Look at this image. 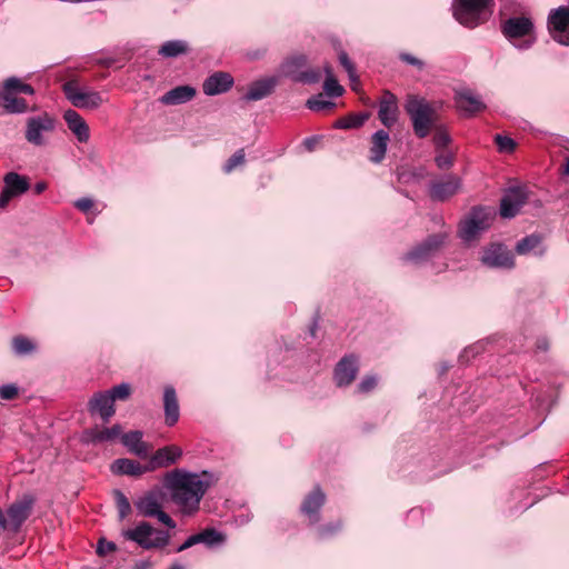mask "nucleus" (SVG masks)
Listing matches in <instances>:
<instances>
[{"label":"nucleus","instance_id":"f257e3e1","mask_svg":"<svg viewBox=\"0 0 569 569\" xmlns=\"http://www.w3.org/2000/svg\"><path fill=\"white\" fill-rule=\"evenodd\" d=\"M163 485L180 512L184 516H192L199 510L201 499L211 487L212 477L206 471L194 473L174 469L166 473Z\"/></svg>","mask_w":569,"mask_h":569},{"label":"nucleus","instance_id":"f03ea898","mask_svg":"<svg viewBox=\"0 0 569 569\" xmlns=\"http://www.w3.org/2000/svg\"><path fill=\"white\" fill-rule=\"evenodd\" d=\"M405 110L410 117L415 134L418 138H426L437 121L433 104L422 97L409 94L405 103Z\"/></svg>","mask_w":569,"mask_h":569},{"label":"nucleus","instance_id":"7ed1b4c3","mask_svg":"<svg viewBox=\"0 0 569 569\" xmlns=\"http://www.w3.org/2000/svg\"><path fill=\"white\" fill-rule=\"evenodd\" d=\"M455 18L465 27L485 23L493 13L495 0H453Z\"/></svg>","mask_w":569,"mask_h":569},{"label":"nucleus","instance_id":"20e7f679","mask_svg":"<svg viewBox=\"0 0 569 569\" xmlns=\"http://www.w3.org/2000/svg\"><path fill=\"white\" fill-rule=\"evenodd\" d=\"M495 211L482 207L472 208L460 221L458 228L459 238L468 244L479 240L495 222Z\"/></svg>","mask_w":569,"mask_h":569},{"label":"nucleus","instance_id":"39448f33","mask_svg":"<svg viewBox=\"0 0 569 569\" xmlns=\"http://www.w3.org/2000/svg\"><path fill=\"white\" fill-rule=\"evenodd\" d=\"M501 32L519 49H528L535 42V26L530 18L521 16L505 21Z\"/></svg>","mask_w":569,"mask_h":569},{"label":"nucleus","instance_id":"423d86ee","mask_svg":"<svg viewBox=\"0 0 569 569\" xmlns=\"http://www.w3.org/2000/svg\"><path fill=\"white\" fill-rule=\"evenodd\" d=\"M528 198L529 193L525 184L518 181H510L500 198V218L512 219L518 216L522 207L528 202Z\"/></svg>","mask_w":569,"mask_h":569},{"label":"nucleus","instance_id":"0eeeda50","mask_svg":"<svg viewBox=\"0 0 569 569\" xmlns=\"http://www.w3.org/2000/svg\"><path fill=\"white\" fill-rule=\"evenodd\" d=\"M122 536L146 550L162 548L169 543V535L163 531H156L148 522H141L133 529L123 530Z\"/></svg>","mask_w":569,"mask_h":569},{"label":"nucleus","instance_id":"6e6552de","mask_svg":"<svg viewBox=\"0 0 569 569\" xmlns=\"http://www.w3.org/2000/svg\"><path fill=\"white\" fill-rule=\"evenodd\" d=\"M62 90L67 99L76 108L93 110L104 102L98 91L81 89L77 80L67 81L62 86Z\"/></svg>","mask_w":569,"mask_h":569},{"label":"nucleus","instance_id":"1a4fd4ad","mask_svg":"<svg viewBox=\"0 0 569 569\" xmlns=\"http://www.w3.org/2000/svg\"><path fill=\"white\" fill-rule=\"evenodd\" d=\"M307 57L305 54H295L287 58L280 66L282 76L292 79L296 82L317 83L321 74L319 70L300 71L307 66Z\"/></svg>","mask_w":569,"mask_h":569},{"label":"nucleus","instance_id":"9d476101","mask_svg":"<svg viewBox=\"0 0 569 569\" xmlns=\"http://www.w3.org/2000/svg\"><path fill=\"white\" fill-rule=\"evenodd\" d=\"M550 37L562 46H569V9L566 6L551 9L547 19Z\"/></svg>","mask_w":569,"mask_h":569},{"label":"nucleus","instance_id":"9b49d317","mask_svg":"<svg viewBox=\"0 0 569 569\" xmlns=\"http://www.w3.org/2000/svg\"><path fill=\"white\" fill-rule=\"evenodd\" d=\"M136 508L143 517H156L161 523L168 528H176V522L171 517L162 510L161 495L151 491L136 501Z\"/></svg>","mask_w":569,"mask_h":569},{"label":"nucleus","instance_id":"f8f14e48","mask_svg":"<svg viewBox=\"0 0 569 569\" xmlns=\"http://www.w3.org/2000/svg\"><path fill=\"white\" fill-rule=\"evenodd\" d=\"M4 187L0 193V209L4 210L9 202L17 197L26 193L30 188L29 178L14 171H10L3 177Z\"/></svg>","mask_w":569,"mask_h":569},{"label":"nucleus","instance_id":"ddd939ff","mask_svg":"<svg viewBox=\"0 0 569 569\" xmlns=\"http://www.w3.org/2000/svg\"><path fill=\"white\" fill-rule=\"evenodd\" d=\"M447 233L440 232L428 237L423 242L407 252L403 257L405 261L419 263L422 262L435 253H437L446 243Z\"/></svg>","mask_w":569,"mask_h":569},{"label":"nucleus","instance_id":"4468645a","mask_svg":"<svg viewBox=\"0 0 569 569\" xmlns=\"http://www.w3.org/2000/svg\"><path fill=\"white\" fill-rule=\"evenodd\" d=\"M54 120L47 112L31 117L27 120L26 139L28 142L41 146L43 144V133L52 131Z\"/></svg>","mask_w":569,"mask_h":569},{"label":"nucleus","instance_id":"2eb2a0df","mask_svg":"<svg viewBox=\"0 0 569 569\" xmlns=\"http://www.w3.org/2000/svg\"><path fill=\"white\" fill-rule=\"evenodd\" d=\"M455 101L457 108L468 116L480 112L486 108L482 100L472 90L467 88L456 91Z\"/></svg>","mask_w":569,"mask_h":569},{"label":"nucleus","instance_id":"dca6fc26","mask_svg":"<svg viewBox=\"0 0 569 569\" xmlns=\"http://www.w3.org/2000/svg\"><path fill=\"white\" fill-rule=\"evenodd\" d=\"M113 403L112 397L107 391L97 392L89 400L88 408L91 415H99L104 422H108L116 412Z\"/></svg>","mask_w":569,"mask_h":569},{"label":"nucleus","instance_id":"f3484780","mask_svg":"<svg viewBox=\"0 0 569 569\" xmlns=\"http://www.w3.org/2000/svg\"><path fill=\"white\" fill-rule=\"evenodd\" d=\"M233 86V78L230 73L217 71L209 76L202 83V90L207 96L224 93Z\"/></svg>","mask_w":569,"mask_h":569},{"label":"nucleus","instance_id":"a211bd4d","mask_svg":"<svg viewBox=\"0 0 569 569\" xmlns=\"http://www.w3.org/2000/svg\"><path fill=\"white\" fill-rule=\"evenodd\" d=\"M378 117L387 128H391L398 120V100L397 97L388 90L383 91L380 99Z\"/></svg>","mask_w":569,"mask_h":569},{"label":"nucleus","instance_id":"6ab92c4d","mask_svg":"<svg viewBox=\"0 0 569 569\" xmlns=\"http://www.w3.org/2000/svg\"><path fill=\"white\" fill-rule=\"evenodd\" d=\"M358 372V360L353 355L343 357L335 369V380L338 387L349 386Z\"/></svg>","mask_w":569,"mask_h":569},{"label":"nucleus","instance_id":"aec40b11","mask_svg":"<svg viewBox=\"0 0 569 569\" xmlns=\"http://www.w3.org/2000/svg\"><path fill=\"white\" fill-rule=\"evenodd\" d=\"M326 502V495L319 486L305 498L301 505V511L305 513L311 523L319 521V511Z\"/></svg>","mask_w":569,"mask_h":569},{"label":"nucleus","instance_id":"412c9836","mask_svg":"<svg viewBox=\"0 0 569 569\" xmlns=\"http://www.w3.org/2000/svg\"><path fill=\"white\" fill-rule=\"evenodd\" d=\"M182 456L180 447L171 445L158 449L150 458L148 469L153 471L158 468L168 467L174 463Z\"/></svg>","mask_w":569,"mask_h":569},{"label":"nucleus","instance_id":"4be33fe9","mask_svg":"<svg viewBox=\"0 0 569 569\" xmlns=\"http://www.w3.org/2000/svg\"><path fill=\"white\" fill-rule=\"evenodd\" d=\"M277 84L278 79L276 77H269L257 80L249 86V89L244 94V99L248 101L261 100L270 96L273 92Z\"/></svg>","mask_w":569,"mask_h":569},{"label":"nucleus","instance_id":"5701e85b","mask_svg":"<svg viewBox=\"0 0 569 569\" xmlns=\"http://www.w3.org/2000/svg\"><path fill=\"white\" fill-rule=\"evenodd\" d=\"M164 421L169 427L174 426L180 417L179 402L176 390L172 386H167L163 391Z\"/></svg>","mask_w":569,"mask_h":569},{"label":"nucleus","instance_id":"b1692460","mask_svg":"<svg viewBox=\"0 0 569 569\" xmlns=\"http://www.w3.org/2000/svg\"><path fill=\"white\" fill-rule=\"evenodd\" d=\"M121 431L120 425H113L111 428L103 429L94 427L83 432L82 440L87 443H102L114 440L121 435Z\"/></svg>","mask_w":569,"mask_h":569},{"label":"nucleus","instance_id":"393cba45","mask_svg":"<svg viewBox=\"0 0 569 569\" xmlns=\"http://www.w3.org/2000/svg\"><path fill=\"white\" fill-rule=\"evenodd\" d=\"M63 119L67 122L69 130L80 142H87L89 140V127L77 111L72 109L67 110L63 114Z\"/></svg>","mask_w":569,"mask_h":569},{"label":"nucleus","instance_id":"a878e982","mask_svg":"<svg viewBox=\"0 0 569 569\" xmlns=\"http://www.w3.org/2000/svg\"><path fill=\"white\" fill-rule=\"evenodd\" d=\"M196 96V89L191 86H179L166 92L160 101L167 106H176L190 101Z\"/></svg>","mask_w":569,"mask_h":569},{"label":"nucleus","instance_id":"bb28decb","mask_svg":"<svg viewBox=\"0 0 569 569\" xmlns=\"http://www.w3.org/2000/svg\"><path fill=\"white\" fill-rule=\"evenodd\" d=\"M389 140V133L385 130H378L372 134L369 156L371 162L380 163L385 159Z\"/></svg>","mask_w":569,"mask_h":569},{"label":"nucleus","instance_id":"cd10ccee","mask_svg":"<svg viewBox=\"0 0 569 569\" xmlns=\"http://www.w3.org/2000/svg\"><path fill=\"white\" fill-rule=\"evenodd\" d=\"M32 501H19L12 503L7 510L8 526L18 529L29 517Z\"/></svg>","mask_w":569,"mask_h":569},{"label":"nucleus","instance_id":"c85d7f7f","mask_svg":"<svg viewBox=\"0 0 569 569\" xmlns=\"http://www.w3.org/2000/svg\"><path fill=\"white\" fill-rule=\"evenodd\" d=\"M122 443L130 452L138 457L146 458L149 453L148 445L142 440L141 431H130L121 437Z\"/></svg>","mask_w":569,"mask_h":569},{"label":"nucleus","instance_id":"c756f323","mask_svg":"<svg viewBox=\"0 0 569 569\" xmlns=\"http://www.w3.org/2000/svg\"><path fill=\"white\" fill-rule=\"evenodd\" d=\"M0 100L2 101V108L8 113H24L30 110L26 99L19 98L18 94L10 91H1ZM31 110L33 111L34 108H31Z\"/></svg>","mask_w":569,"mask_h":569},{"label":"nucleus","instance_id":"7c9ffc66","mask_svg":"<svg viewBox=\"0 0 569 569\" xmlns=\"http://www.w3.org/2000/svg\"><path fill=\"white\" fill-rule=\"evenodd\" d=\"M460 187L458 178H449L446 181H441L431 186L430 196L436 200H446L453 196Z\"/></svg>","mask_w":569,"mask_h":569},{"label":"nucleus","instance_id":"2f4dec72","mask_svg":"<svg viewBox=\"0 0 569 569\" xmlns=\"http://www.w3.org/2000/svg\"><path fill=\"white\" fill-rule=\"evenodd\" d=\"M113 473L128 475V476H141L144 472H149L147 466H141L139 462L126 458L117 459L111 466Z\"/></svg>","mask_w":569,"mask_h":569},{"label":"nucleus","instance_id":"473e14b6","mask_svg":"<svg viewBox=\"0 0 569 569\" xmlns=\"http://www.w3.org/2000/svg\"><path fill=\"white\" fill-rule=\"evenodd\" d=\"M197 535L199 543H203L209 548L222 545L227 539L226 535L216 530L214 528H206Z\"/></svg>","mask_w":569,"mask_h":569},{"label":"nucleus","instance_id":"72a5a7b5","mask_svg":"<svg viewBox=\"0 0 569 569\" xmlns=\"http://www.w3.org/2000/svg\"><path fill=\"white\" fill-rule=\"evenodd\" d=\"M2 91H10L11 93H14V94H18V93H23V94H29V96L34 94V89L30 84L23 82L20 78H17V77L7 78L3 81Z\"/></svg>","mask_w":569,"mask_h":569},{"label":"nucleus","instance_id":"f704fd0d","mask_svg":"<svg viewBox=\"0 0 569 569\" xmlns=\"http://www.w3.org/2000/svg\"><path fill=\"white\" fill-rule=\"evenodd\" d=\"M188 44L181 40H172L164 42L158 53L164 58H174L187 53Z\"/></svg>","mask_w":569,"mask_h":569},{"label":"nucleus","instance_id":"c9c22d12","mask_svg":"<svg viewBox=\"0 0 569 569\" xmlns=\"http://www.w3.org/2000/svg\"><path fill=\"white\" fill-rule=\"evenodd\" d=\"M542 241L543 237L540 233H531L518 241L516 246V252L518 254H527L539 248Z\"/></svg>","mask_w":569,"mask_h":569},{"label":"nucleus","instance_id":"e433bc0d","mask_svg":"<svg viewBox=\"0 0 569 569\" xmlns=\"http://www.w3.org/2000/svg\"><path fill=\"white\" fill-rule=\"evenodd\" d=\"M325 71L327 73V78L323 83V89L326 93L330 97H340L345 92L342 86L339 84L337 79L332 76V70L330 66H325Z\"/></svg>","mask_w":569,"mask_h":569},{"label":"nucleus","instance_id":"4c0bfd02","mask_svg":"<svg viewBox=\"0 0 569 569\" xmlns=\"http://www.w3.org/2000/svg\"><path fill=\"white\" fill-rule=\"evenodd\" d=\"M369 119V113H357L349 114L348 117L341 118L337 122V127L341 129H351L361 127Z\"/></svg>","mask_w":569,"mask_h":569},{"label":"nucleus","instance_id":"58836bf2","mask_svg":"<svg viewBox=\"0 0 569 569\" xmlns=\"http://www.w3.org/2000/svg\"><path fill=\"white\" fill-rule=\"evenodd\" d=\"M12 347L17 355L24 356L36 350V345L27 337L17 336L12 339Z\"/></svg>","mask_w":569,"mask_h":569},{"label":"nucleus","instance_id":"ea45409f","mask_svg":"<svg viewBox=\"0 0 569 569\" xmlns=\"http://www.w3.org/2000/svg\"><path fill=\"white\" fill-rule=\"evenodd\" d=\"M339 61L341 63V66L346 69V71L348 72V76L350 78V81H351V87L353 90H358V84H359V78L356 73V68L353 66V63L350 61L348 54L345 52V51H341L339 53Z\"/></svg>","mask_w":569,"mask_h":569},{"label":"nucleus","instance_id":"a19ab883","mask_svg":"<svg viewBox=\"0 0 569 569\" xmlns=\"http://www.w3.org/2000/svg\"><path fill=\"white\" fill-rule=\"evenodd\" d=\"M481 262L489 268L498 267V246L496 243H491L483 249Z\"/></svg>","mask_w":569,"mask_h":569},{"label":"nucleus","instance_id":"79ce46f5","mask_svg":"<svg viewBox=\"0 0 569 569\" xmlns=\"http://www.w3.org/2000/svg\"><path fill=\"white\" fill-rule=\"evenodd\" d=\"M113 495L119 512V518L122 520L131 512L130 502L128 498L123 495V492L120 490H114Z\"/></svg>","mask_w":569,"mask_h":569},{"label":"nucleus","instance_id":"37998d69","mask_svg":"<svg viewBox=\"0 0 569 569\" xmlns=\"http://www.w3.org/2000/svg\"><path fill=\"white\" fill-rule=\"evenodd\" d=\"M333 106H335V103L331 101L325 100L322 94L312 97V98L308 99V101H307V107L313 111H322L326 109H330Z\"/></svg>","mask_w":569,"mask_h":569},{"label":"nucleus","instance_id":"c03bdc74","mask_svg":"<svg viewBox=\"0 0 569 569\" xmlns=\"http://www.w3.org/2000/svg\"><path fill=\"white\" fill-rule=\"evenodd\" d=\"M111 397L112 400H126L129 398L131 393V387L128 383H120L118 386H114L112 389L107 391Z\"/></svg>","mask_w":569,"mask_h":569},{"label":"nucleus","instance_id":"a18cd8bd","mask_svg":"<svg viewBox=\"0 0 569 569\" xmlns=\"http://www.w3.org/2000/svg\"><path fill=\"white\" fill-rule=\"evenodd\" d=\"M246 153L243 149H239L232 154L224 164V171L231 172L236 167L244 163Z\"/></svg>","mask_w":569,"mask_h":569},{"label":"nucleus","instance_id":"49530a36","mask_svg":"<svg viewBox=\"0 0 569 569\" xmlns=\"http://www.w3.org/2000/svg\"><path fill=\"white\" fill-rule=\"evenodd\" d=\"M341 527H342L341 521H336L333 523L321 526L318 529V536L321 539L330 537V536L335 535L336 532H338L341 529Z\"/></svg>","mask_w":569,"mask_h":569},{"label":"nucleus","instance_id":"de8ad7c7","mask_svg":"<svg viewBox=\"0 0 569 569\" xmlns=\"http://www.w3.org/2000/svg\"><path fill=\"white\" fill-rule=\"evenodd\" d=\"M433 143L437 150H441L450 142V137L445 130H437L433 136Z\"/></svg>","mask_w":569,"mask_h":569},{"label":"nucleus","instance_id":"09e8293b","mask_svg":"<svg viewBox=\"0 0 569 569\" xmlns=\"http://www.w3.org/2000/svg\"><path fill=\"white\" fill-rule=\"evenodd\" d=\"M513 266V253L500 243V267L512 268Z\"/></svg>","mask_w":569,"mask_h":569},{"label":"nucleus","instance_id":"8fccbe9b","mask_svg":"<svg viewBox=\"0 0 569 569\" xmlns=\"http://www.w3.org/2000/svg\"><path fill=\"white\" fill-rule=\"evenodd\" d=\"M436 163L440 169H448L452 164V153L447 150H442L437 157H436Z\"/></svg>","mask_w":569,"mask_h":569},{"label":"nucleus","instance_id":"3c124183","mask_svg":"<svg viewBox=\"0 0 569 569\" xmlns=\"http://www.w3.org/2000/svg\"><path fill=\"white\" fill-rule=\"evenodd\" d=\"M377 386V378L375 376L365 377L358 385V390L362 393H368Z\"/></svg>","mask_w":569,"mask_h":569},{"label":"nucleus","instance_id":"603ef678","mask_svg":"<svg viewBox=\"0 0 569 569\" xmlns=\"http://www.w3.org/2000/svg\"><path fill=\"white\" fill-rule=\"evenodd\" d=\"M18 396V388L14 385H4L0 387V398L12 400Z\"/></svg>","mask_w":569,"mask_h":569},{"label":"nucleus","instance_id":"864d4df0","mask_svg":"<svg viewBox=\"0 0 569 569\" xmlns=\"http://www.w3.org/2000/svg\"><path fill=\"white\" fill-rule=\"evenodd\" d=\"M517 148V142L507 136H500V152L512 153Z\"/></svg>","mask_w":569,"mask_h":569},{"label":"nucleus","instance_id":"5fc2aeb1","mask_svg":"<svg viewBox=\"0 0 569 569\" xmlns=\"http://www.w3.org/2000/svg\"><path fill=\"white\" fill-rule=\"evenodd\" d=\"M74 207L80 211L87 213L92 209L93 201L90 198H81L74 202Z\"/></svg>","mask_w":569,"mask_h":569},{"label":"nucleus","instance_id":"6e6d98bb","mask_svg":"<svg viewBox=\"0 0 569 569\" xmlns=\"http://www.w3.org/2000/svg\"><path fill=\"white\" fill-rule=\"evenodd\" d=\"M116 550V545L113 542L100 540L98 542L97 552L101 556L112 552Z\"/></svg>","mask_w":569,"mask_h":569},{"label":"nucleus","instance_id":"4d7b16f0","mask_svg":"<svg viewBox=\"0 0 569 569\" xmlns=\"http://www.w3.org/2000/svg\"><path fill=\"white\" fill-rule=\"evenodd\" d=\"M400 58L402 61H405L409 64L416 66L419 69H422V67H423V62L421 60H419L418 58H416L409 53H401Z\"/></svg>","mask_w":569,"mask_h":569},{"label":"nucleus","instance_id":"13d9d810","mask_svg":"<svg viewBox=\"0 0 569 569\" xmlns=\"http://www.w3.org/2000/svg\"><path fill=\"white\" fill-rule=\"evenodd\" d=\"M199 543V539H198V535H192L190 536L179 548H178V552H181L194 545Z\"/></svg>","mask_w":569,"mask_h":569},{"label":"nucleus","instance_id":"bf43d9fd","mask_svg":"<svg viewBox=\"0 0 569 569\" xmlns=\"http://www.w3.org/2000/svg\"><path fill=\"white\" fill-rule=\"evenodd\" d=\"M150 568H151V562H149L147 560H141L133 566V569H150Z\"/></svg>","mask_w":569,"mask_h":569},{"label":"nucleus","instance_id":"052dcab7","mask_svg":"<svg viewBox=\"0 0 569 569\" xmlns=\"http://www.w3.org/2000/svg\"><path fill=\"white\" fill-rule=\"evenodd\" d=\"M46 189H47V183H46V182H43V181L37 182V183L34 184V192H36L37 194L42 193Z\"/></svg>","mask_w":569,"mask_h":569},{"label":"nucleus","instance_id":"680f3d73","mask_svg":"<svg viewBox=\"0 0 569 569\" xmlns=\"http://www.w3.org/2000/svg\"><path fill=\"white\" fill-rule=\"evenodd\" d=\"M264 53H266V49H262V50H258L254 52H248V57L250 59H258V58L262 57Z\"/></svg>","mask_w":569,"mask_h":569},{"label":"nucleus","instance_id":"e2e57ef3","mask_svg":"<svg viewBox=\"0 0 569 569\" xmlns=\"http://www.w3.org/2000/svg\"><path fill=\"white\" fill-rule=\"evenodd\" d=\"M561 174L569 176V157H566L565 164L560 169Z\"/></svg>","mask_w":569,"mask_h":569},{"label":"nucleus","instance_id":"0e129e2a","mask_svg":"<svg viewBox=\"0 0 569 569\" xmlns=\"http://www.w3.org/2000/svg\"><path fill=\"white\" fill-rule=\"evenodd\" d=\"M537 347L543 351L548 350V342L547 340H538Z\"/></svg>","mask_w":569,"mask_h":569},{"label":"nucleus","instance_id":"69168bd1","mask_svg":"<svg viewBox=\"0 0 569 569\" xmlns=\"http://www.w3.org/2000/svg\"><path fill=\"white\" fill-rule=\"evenodd\" d=\"M7 526V517H4L2 511L0 510V529H4Z\"/></svg>","mask_w":569,"mask_h":569},{"label":"nucleus","instance_id":"338daca9","mask_svg":"<svg viewBox=\"0 0 569 569\" xmlns=\"http://www.w3.org/2000/svg\"><path fill=\"white\" fill-rule=\"evenodd\" d=\"M168 569H184V567L182 565H180V563H173Z\"/></svg>","mask_w":569,"mask_h":569},{"label":"nucleus","instance_id":"774afa93","mask_svg":"<svg viewBox=\"0 0 569 569\" xmlns=\"http://www.w3.org/2000/svg\"><path fill=\"white\" fill-rule=\"evenodd\" d=\"M493 142H495V143H498V134H495V136H493Z\"/></svg>","mask_w":569,"mask_h":569}]
</instances>
